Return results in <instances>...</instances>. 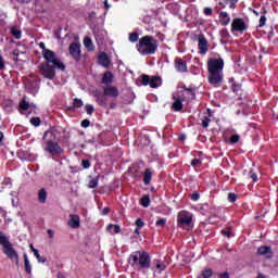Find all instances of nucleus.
Returning <instances> with one entry per match:
<instances>
[{
  "instance_id": "obj_28",
  "label": "nucleus",
  "mask_w": 278,
  "mask_h": 278,
  "mask_svg": "<svg viewBox=\"0 0 278 278\" xmlns=\"http://www.w3.org/2000/svg\"><path fill=\"white\" fill-rule=\"evenodd\" d=\"M84 45L88 51H94V45L92 43V39L90 37L84 38Z\"/></svg>"
},
{
  "instance_id": "obj_46",
  "label": "nucleus",
  "mask_w": 278,
  "mask_h": 278,
  "mask_svg": "<svg viewBox=\"0 0 278 278\" xmlns=\"http://www.w3.org/2000/svg\"><path fill=\"white\" fill-rule=\"evenodd\" d=\"M190 199H191V201H199V199H201V194H199V192L194 191L193 193H191Z\"/></svg>"
},
{
  "instance_id": "obj_4",
  "label": "nucleus",
  "mask_w": 278,
  "mask_h": 278,
  "mask_svg": "<svg viewBox=\"0 0 278 278\" xmlns=\"http://www.w3.org/2000/svg\"><path fill=\"white\" fill-rule=\"evenodd\" d=\"M159 47L160 42L157 39L149 35L141 37L139 42L136 45V49L141 55H155Z\"/></svg>"
},
{
  "instance_id": "obj_30",
  "label": "nucleus",
  "mask_w": 278,
  "mask_h": 278,
  "mask_svg": "<svg viewBox=\"0 0 278 278\" xmlns=\"http://www.w3.org/2000/svg\"><path fill=\"white\" fill-rule=\"evenodd\" d=\"M79 108H84V101H81L79 98H76L74 99L73 106H71L70 110H77Z\"/></svg>"
},
{
  "instance_id": "obj_47",
  "label": "nucleus",
  "mask_w": 278,
  "mask_h": 278,
  "mask_svg": "<svg viewBox=\"0 0 278 278\" xmlns=\"http://www.w3.org/2000/svg\"><path fill=\"white\" fill-rule=\"evenodd\" d=\"M224 1H229L230 10H236V4L238 3L239 0H224Z\"/></svg>"
},
{
  "instance_id": "obj_17",
  "label": "nucleus",
  "mask_w": 278,
  "mask_h": 278,
  "mask_svg": "<svg viewBox=\"0 0 278 278\" xmlns=\"http://www.w3.org/2000/svg\"><path fill=\"white\" fill-rule=\"evenodd\" d=\"M175 68L178 73H188V65L186 64V61L181 59H176Z\"/></svg>"
},
{
  "instance_id": "obj_63",
  "label": "nucleus",
  "mask_w": 278,
  "mask_h": 278,
  "mask_svg": "<svg viewBox=\"0 0 278 278\" xmlns=\"http://www.w3.org/2000/svg\"><path fill=\"white\" fill-rule=\"evenodd\" d=\"M97 42H103V39L99 37V35H96Z\"/></svg>"
},
{
  "instance_id": "obj_10",
  "label": "nucleus",
  "mask_w": 278,
  "mask_h": 278,
  "mask_svg": "<svg viewBox=\"0 0 278 278\" xmlns=\"http://www.w3.org/2000/svg\"><path fill=\"white\" fill-rule=\"evenodd\" d=\"M46 151L47 153H50V155H62V153H64V149L60 147V143H58V141L55 142L47 141Z\"/></svg>"
},
{
  "instance_id": "obj_1",
  "label": "nucleus",
  "mask_w": 278,
  "mask_h": 278,
  "mask_svg": "<svg viewBox=\"0 0 278 278\" xmlns=\"http://www.w3.org/2000/svg\"><path fill=\"white\" fill-rule=\"evenodd\" d=\"M42 56L46 62L41 63L38 66V70L45 79H55V68L62 72L66 71V65H64V63L52 50L48 49L42 51Z\"/></svg>"
},
{
  "instance_id": "obj_27",
  "label": "nucleus",
  "mask_w": 278,
  "mask_h": 278,
  "mask_svg": "<svg viewBox=\"0 0 278 278\" xmlns=\"http://www.w3.org/2000/svg\"><path fill=\"white\" fill-rule=\"evenodd\" d=\"M11 36H13V38H15L16 40H21L23 33L21 31V29L13 26L11 27Z\"/></svg>"
},
{
  "instance_id": "obj_26",
  "label": "nucleus",
  "mask_w": 278,
  "mask_h": 278,
  "mask_svg": "<svg viewBox=\"0 0 278 278\" xmlns=\"http://www.w3.org/2000/svg\"><path fill=\"white\" fill-rule=\"evenodd\" d=\"M214 275V270L212 268H205L201 271L198 278H211Z\"/></svg>"
},
{
  "instance_id": "obj_44",
  "label": "nucleus",
  "mask_w": 278,
  "mask_h": 278,
  "mask_svg": "<svg viewBox=\"0 0 278 278\" xmlns=\"http://www.w3.org/2000/svg\"><path fill=\"white\" fill-rule=\"evenodd\" d=\"M114 229V233H121V226L119 225H112V224H110L109 226H108V229Z\"/></svg>"
},
{
  "instance_id": "obj_45",
  "label": "nucleus",
  "mask_w": 278,
  "mask_h": 278,
  "mask_svg": "<svg viewBox=\"0 0 278 278\" xmlns=\"http://www.w3.org/2000/svg\"><path fill=\"white\" fill-rule=\"evenodd\" d=\"M135 225L139 228L142 229V227H144V220H142V218H137L135 222Z\"/></svg>"
},
{
  "instance_id": "obj_25",
  "label": "nucleus",
  "mask_w": 278,
  "mask_h": 278,
  "mask_svg": "<svg viewBox=\"0 0 278 278\" xmlns=\"http://www.w3.org/2000/svg\"><path fill=\"white\" fill-rule=\"evenodd\" d=\"M182 89L185 90V92H188L189 99H197V89L195 88L184 86Z\"/></svg>"
},
{
  "instance_id": "obj_23",
  "label": "nucleus",
  "mask_w": 278,
  "mask_h": 278,
  "mask_svg": "<svg viewBox=\"0 0 278 278\" xmlns=\"http://www.w3.org/2000/svg\"><path fill=\"white\" fill-rule=\"evenodd\" d=\"M38 201L39 203H47V189L41 188L38 191Z\"/></svg>"
},
{
  "instance_id": "obj_35",
  "label": "nucleus",
  "mask_w": 278,
  "mask_h": 278,
  "mask_svg": "<svg viewBox=\"0 0 278 278\" xmlns=\"http://www.w3.org/2000/svg\"><path fill=\"white\" fill-rule=\"evenodd\" d=\"M210 123H212V118H210V115L204 116L203 119H202V127L204 129H207V127H210Z\"/></svg>"
},
{
  "instance_id": "obj_57",
  "label": "nucleus",
  "mask_w": 278,
  "mask_h": 278,
  "mask_svg": "<svg viewBox=\"0 0 278 278\" xmlns=\"http://www.w3.org/2000/svg\"><path fill=\"white\" fill-rule=\"evenodd\" d=\"M109 108L110 110H116V102H110Z\"/></svg>"
},
{
  "instance_id": "obj_52",
  "label": "nucleus",
  "mask_w": 278,
  "mask_h": 278,
  "mask_svg": "<svg viewBox=\"0 0 278 278\" xmlns=\"http://www.w3.org/2000/svg\"><path fill=\"white\" fill-rule=\"evenodd\" d=\"M250 177L253 181H258L257 174L253 173V170L250 172Z\"/></svg>"
},
{
  "instance_id": "obj_31",
  "label": "nucleus",
  "mask_w": 278,
  "mask_h": 278,
  "mask_svg": "<svg viewBox=\"0 0 278 278\" xmlns=\"http://www.w3.org/2000/svg\"><path fill=\"white\" fill-rule=\"evenodd\" d=\"M155 262V268L159 270V273H164L166 270V264L160 262V260L154 261Z\"/></svg>"
},
{
  "instance_id": "obj_20",
  "label": "nucleus",
  "mask_w": 278,
  "mask_h": 278,
  "mask_svg": "<svg viewBox=\"0 0 278 278\" xmlns=\"http://www.w3.org/2000/svg\"><path fill=\"white\" fill-rule=\"evenodd\" d=\"M229 84H232L231 85L232 92H235V94H240V92L242 90V85L241 84H237L235 78H229Z\"/></svg>"
},
{
  "instance_id": "obj_37",
  "label": "nucleus",
  "mask_w": 278,
  "mask_h": 278,
  "mask_svg": "<svg viewBox=\"0 0 278 278\" xmlns=\"http://www.w3.org/2000/svg\"><path fill=\"white\" fill-rule=\"evenodd\" d=\"M97 186H99V177H96L88 182V188H97Z\"/></svg>"
},
{
  "instance_id": "obj_8",
  "label": "nucleus",
  "mask_w": 278,
  "mask_h": 278,
  "mask_svg": "<svg viewBox=\"0 0 278 278\" xmlns=\"http://www.w3.org/2000/svg\"><path fill=\"white\" fill-rule=\"evenodd\" d=\"M142 86H150V88H160L162 86V78L160 76H149L147 74L141 75Z\"/></svg>"
},
{
  "instance_id": "obj_3",
  "label": "nucleus",
  "mask_w": 278,
  "mask_h": 278,
  "mask_svg": "<svg viewBox=\"0 0 278 278\" xmlns=\"http://www.w3.org/2000/svg\"><path fill=\"white\" fill-rule=\"evenodd\" d=\"M128 264L137 270H149L151 268V254L147 251L132 252L128 257Z\"/></svg>"
},
{
  "instance_id": "obj_49",
  "label": "nucleus",
  "mask_w": 278,
  "mask_h": 278,
  "mask_svg": "<svg viewBox=\"0 0 278 278\" xmlns=\"http://www.w3.org/2000/svg\"><path fill=\"white\" fill-rule=\"evenodd\" d=\"M80 125L84 129L90 127V119H84Z\"/></svg>"
},
{
  "instance_id": "obj_64",
  "label": "nucleus",
  "mask_w": 278,
  "mask_h": 278,
  "mask_svg": "<svg viewBox=\"0 0 278 278\" xmlns=\"http://www.w3.org/2000/svg\"><path fill=\"white\" fill-rule=\"evenodd\" d=\"M104 8L105 10H110V4H108V0L104 1Z\"/></svg>"
},
{
  "instance_id": "obj_58",
  "label": "nucleus",
  "mask_w": 278,
  "mask_h": 278,
  "mask_svg": "<svg viewBox=\"0 0 278 278\" xmlns=\"http://www.w3.org/2000/svg\"><path fill=\"white\" fill-rule=\"evenodd\" d=\"M47 233H48L49 238H53V236L55 235L53 232V229H48Z\"/></svg>"
},
{
  "instance_id": "obj_15",
  "label": "nucleus",
  "mask_w": 278,
  "mask_h": 278,
  "mask_svg": "<svg viewBox=\"0 0 278 278\" xmlns=\"http://www.w3.org/2000/svg\"><path fill=\"white\" fill-rule=\"evenodd\" d=\"M81 225V219L79 218V215H70L68 226L72 229H79Z\"/></svg>"
},
{
  "instance_id": "obj_29",
  "label": "nucleus",
  "mask_w": 278,
  "mask_h": 278,
  "mask_svg": "<svg viewBox=\"0 0 278 278\" xmlns=\"http://www.w3.org/2000/svg\"><path fill=\"white\" fill-rule=\"evenodd\" d=\"M140 205H142V207H149V205H151V198L149 194H146L140 199Z\"/></svg>"
},
{
  "instance_id": "obj_59",
  "label": "nucleus",
  "mask_w": 278,
  "mask_h": 278,
  "mask_svg": "<svg viewBox=\"0 0 278 278\" xmlns=\"http://www.w3.org/2000/svg\"><path fill=\"white\" fill-rule=\"evenodd\" d=\"M102 214L105 216L108 214H110V207H104L102 211Z\"/></svg>"
},
{
  "instance_id": "obj_2",
  "label": "nucleus",
  "mask_w": 278,
  "mask_h": 278,
  "mask_svg": "<svg viewBox=\"0 0 278 278\" xmlns=\"http://www.w3.org/2000/svg\"><path fill=\"white\" fill-rule=\"evenodd\" d=\"M225 68V60L220 56L211 58L207 61L208 84L211 86H220L223 84V70Z\"/></svg>"
},
{
  "instance_id": "obj_39",
  "label": "nucleus",
  "mask_w": 278,
  "mask_h": 278,
  "mask_svg": "<svg viewBox=\"0 0 278 278\" xmlns=\"http://www.w3.org/2000/svg\"><path fill=\"white\" fill-rule=\"evenodd\" d=\"M167 219L162 217L155 222L156 227H166Z\"/></svg>"
},
{
  "instance_id": "obj_38",
  "label": "nucleus",
  "mask_w": 278,
  "mask_h": 278,
  "mask_svg": "<svg viewBox=\"0 0 278 278\" xmlns=\"http://www.w3.org/2000/svg\"><path fill=\"white\" fill-rule=\"evenodd\" d=\"M85 111L89 116H92V114H94V106L92 104H87Z\"/></svg>"
},
{
  "instance_id": "obj_12",
  "label": "nucleus",
  "mask_w": 278,
  "mask_h": 278,
  "mask_svg": "<svg viewBox=\"0 0 278 278\" xmlns=\"http://www.w3.org/2000/svg\"><path fill=\"white\" fill-rule=\"evenodd\" d=\"M198 49L200 55H207V51H210V45L207 43L205 35H198Z\"/></svg>"
},
{
  "instance_id": "obj_43",
  "label": "nucleus",
  "mask_w": 278,
  "mask_h": 278,
  "mask_svg": "<svg viewBox=\"0 0 278 278\" xmlns=\"http://www.w3.org/2000/svg\"><path fill=\"white\" fill-rule=\"evenodd\" d=\"M203 14H204L205 16H212V14H214V10H213L212 8H210V7H206V8H204V10H203Z\"/></svg>"
},
{
  "instance_id": "obj_40",
  "label": "nucleus",
  "mask_w": 278,
  "mask_h": 278,
  "mask_svg": "<svg viewBox=\"0 0 278 278\" xmlns=\"http://www.w3.org/2000/svg\"><path fill=\"white\" fill-rule=\"evenodd\" d=\"M228 201H229V203H236V201H238V194H236L233 192H229L228 193Z\"/></svg>"
},
{
  "instance_id": "obj_14",
  "label": "nucleus",
  "mask_w": 278,
  "mask_h": 278,
  "mask_svg": "<svg viewBox=\"0 0 278 278\" xmlns=\"http://www.w3.org/2000/svg\"><path fill=\"white\" fill-rule=\"evenodd\" d=\"M217 14L219 15V23L222 25H229V23H231V17L229 16V13L220 11V9L217 8Z\"/></svg>"
},
{
  "instance_id": "obj_41",
  "label": "nucleus",
  "mask_w": 278,
  "mask_h": 278,
  "mask_svg": "<svg viewBox=\"0 0 278 278\" xmlns=\"http://www.w3.org/2000/svg\"><path fill=\"white\" fill-rule=\"evenodd\" d=\"M138 38H140V35H138V33H130L129 34V41L130 42H138Z\"/></svg>"
},
{
  "instance_id": "obj_53",
  "label": "nucleus",
  "mask_w": 278,
  "mask_h": 278,
  "mask_svg": "<svg viewBox=\"0 0 278 278\" xmlns=\"http://www.w3.org/2000/svg\"><path fill=\"white\" fill-rule=\"evenodd\" d=\"M5 68V62L3 61V56L0 55V71H3Z\"/></svg>"
},
{
  "instance_id": "obj_32",
  "label": "nucleus",
  "mask_w": 278,
  "mask_h": 278,
  "mask_svg": "<svg viewBox=\"0 0 278 278\" xmlns=\"http://www.w3.org/2000/svg\"><path fill=\"white\" fill-rule=\"evenodd\" d=\"M258 255H268L270 253V247L262 245L257 249Z\"/></svg>"
},
{
  "instance_id": "obj_33",
  "label": "nucleus",
  "mask_w": 278,
  "mask_h": 278,
  "mask_svg": "<svg viewBox=\"0 0 278 278\" xmlns=\"http://www.w3.org/2000/svg\"><path fill=\"white\" fill-rule=\"evenodd\" d=\"M222 236L225 238H233V233L231 232V228H226L220 231Z\"/></svg>"
},
{
  "instance_id": "obj_19",
  "label": "nucleus",
  "mask_w": 278,
  "mask_h": 278,
  "mask_svg": "<svg viewBox=\"0 0 278 278\" xmlns=\"http://www.w3.org/2000/svg\"><path fill=\"white\" fill-rule=\"evenodd\" d=\"M101 81L102 84H106V86H110V84L114 81V74H112V72L110 71L105 72L102 76Z\"/></svg>"
},
{
  "instance_id": "obj_61",
  "label": "nucleus",
  "mask_w": 278,
  "mask_h": 278,
  "mask_svg": "<svg viewBox=\"0 0 278 278\" xmlns=\"http://www.w3.org/2000/svg\"><path fill=\"white\" fill-rule=\"evenodd\" d=\"M178 140H180V142H184V140H186V135H179Z\"/></svg>"
},
{
  "instance_id": "obj_48",
  "label": "nucleus",
  "mask_w": 278,
  "mask_h": 278,
  "mask_svg": "<svg viewBox=\"0 0 278 278\" xmlns=\"http://www.w3.org/2000/svg\"><path fill=\"white\" fill-rule=\"evenodd\" d=\"M81 166L83 168H90V160H83Z\"/></svg>"
},
{
  "instance_id": "obj_60",
  "label": "nucleus",
  "mask_w": 278,
  "mask_h": 278,
  "mask_svg": "<svg viewBox=\"0 0 278 278\" xmlns=\"http://www.w3.org/2000/svg\"><path fill=\"white\" fill-rule=\"evenodd\" d=\"M39 49H42V51H47V47L45 46V42L39 43Z\"/></svg>"
},
{
  "instance_id": "obj_24",
  "label": "nucleus",
  "mask_w": 278,
  "mask_h": 278,
  "mask_svg": "<svg viewBox=\"0 0 278 278\" xmlns=\"http://www.w3.org/2000/svg\"><path fill=\"white\" fill-rule=\"evenodd\" d=\"M28 110H29V102H27V100L23 98L22 101H20L18 111L27 112Z\"/></svg>"
},
{
  "instance_id": "obj_9",
  "label": "nucleus",
  "mask_w": 278,
  "mask_h": 278,
  "mask_svg": "<svg viewBox=\"0 0 278 278\" xmlns=\"http://www.w3.org/2000/svg\"><path fill=\"white\" fill-rule=\"evenodd\" d=\"M249 29L247 22L242 17H236L231 23V31H238L239 34H244Z\"/></svg>"
},
{
  "instance_id": "obj_6",
  "label": "nucleus",
  "mask_w": 278,
  "mask_h": 278,
  "mask_svg": "<svg viewBox=\"0 0 278 278\" xmlns=\"http://www.w3.org/2000/svg\"><path fill=\"white\" fill-rule=\"evenodd\" d=\"M0 244L2 247V252L4 255H7L8 260H11V262H14V264L18 267L21 266V262L18 258V252L14 249V245L5 235H3V231L0 230Z\"/></svg>"
},
{
  "instance_id": "obj_16",
  "label": "nucleus",
  "mask_w": 278,
  "mask_h": 278,
  "mask_svg": "<svg viewBox=\"0 0 278 278\" xmlns=\"http://www.w3.org/2000/svg\"><path fill=\"white\" fill-rule=\"evenodd\" d=\"M43 140L47 144V142H58V135L55 132V130H47L43 134Z\"/></svg>"
},
{
  "instance_id": "obj_21",
  "label": "nucleus",
  "mask_w": 278,
  "mask_h": 278,
  "mask_svg": "<svg viewBox=\"0 0 278 278\" xmlns=\"http://www.w3.org/2000/svg\"><path fill=\"white\" fill-rule=\"evenodd\" d=\"M151 179H153V172L151 170V168H146L143 174L144 186H149V184H151Z\"/></svg>"
},
{
  "instance_id": "obj_62",
  "label": "nucleus",
  "mask_w": 278,
  "mask_h": 278,
  "mask_svg": "<svg viewBox=\"0 0 278 278\" xmlns=\"http://www.w3.org/2000/svg\"><path fill=\"white\" fill-rule=\"evenodd\" d=\"M132 177H140V172L139 170H135L132 173Z\"/></svg>"
},
{
  "instance_id": "obj_22",
  "label": "nucleus",
  "mask_w": 278,
  "mask_h": 278,
  "mask_svg": "<svg viewBox=\"0 0 278 278\" xmlns=\"http://www.w3.org/2000/svg\"><path fill=\"white\" fill-rule=\"evenodd\" d=\"M24 268L27 275H31V263H29V257L27 253H24Z\"/></svg>"
},
{
  "instance_id": "obj_13",
  "label": "nucleus",
  "mask_w": 278,
  "mask_h": 278,
  "mask_svg": "<svg viewBox=\"0 0 278 278\" xmlns=\"http://www.w3.org/2000/svg\"><path fill=\"white\" fill-rule=\"evenodd\" d=\"M98 64H100V66H103L104 68H110V56L108 55V53L102 52L99 54L98 56Z\"/></svg>"
},
{
  "instance_id": "obj_7",
  "label": "nucleus",
  "mask_w": 278,
  "mask_h": 278,
  "mask_svg": "<svg viewBox=\"0 0 278 278\" xmlns=\"http://www.w3.org/2000/svg\"><path fill=\"white\" fill-rule=\"evenodd\" d=\"M177 225L182 229L190 227L192 225V215L188 211H180L177 216Z\"/></svg>"
},
{
  "instance_id": "obj_54",
  "label": "nucleus",
  "mask_w": 278,
  "mask_h": 278,
  "mask_svg": "<svg viewBox=\"0 0 278 278\" xmlns=\"http://www.w3.org/2000/svg\"><path fill=\"white\" fill-rule=\"evenodd\" d=\"M218 278H229V274L227 271L220 273L217 275Z\"/></svg>"
},
{
  "instance_id": "obj_55",
  "label": "nucleus",
  "mask_w": 278,
  "mask_h": 278,
  "mask_svg": "<svg viewBox=\"0 0 278 278\" xmlns=\"http://www.w3.org/2000/svg\"><path fill=\"white\" fill-rule=\"evenodd\" d=\"M218 5L220 7V10H225V8H227V1H220Z\"/></svg>"
},
{
  "instance_id": "obj_56",
  "label": "nucleus",
  "mask_w": 278,
  "mask_h": 278,
  "mask_svg": "<svg viewBox=\"0 0 278 278\" xmlns=\"http://www.w3.org/2000/svg\"><path fill=\"white\" fill-rule=\"evenodd\" d=\"M12 53L15 58H18V55H21V50L14 49Z\"/></svg>"
},
{
  "instance_id": "obj_42",
  "label": "nucleus",
  "mask_w": 278,
  "mask_h": 278,
  "mask_svg": "<svg viewBox=\"0 0 278 278\" xmlns=\"http://www.w3.org/2000/svg\"><path fill=\"white\" fill-rule=\"evenodd\" d=\"M240 142V135H232L230 137V144H238Z\"/></svg>"
},
{
  "instance_id": "obj_5",
  "label": "nucleus",
  "mask_w": 278,
  "mask_h": 278,
  "mask_svg": "<svg viewBox=\"0 0 278 278\" xmlns=\"http://www.w3.org/2000/svg\"><path fill=\"white\" fill-rule=\"evenodd\" d=\"M119 96L121 91H118V87L114 85H106L103 92H101V90L93 91V97L100 108H108V97L111 99H118Z\"/></svg>"
},
{
  "instance_id": "obj_51",
  "label": "nucleus",
  "mask_w": 278,
  "mask_h": 278,
  "mask_svg": "<svg viewBox=\"0 0 278 278\" xmlns=\"http://www.w3.org/2000/svg\"><path fill=\"white\" fill-rule=\"evenodd\" d=\"M199 164H201V160L200 159H193L191 161V166H193V168L199 166Z\"/></svg>"
},
{
  "instance_id": "obj_11",
  "label": "nucleus",
  "mask_w": 278,
  "mask_h": 278,
  "mask_svg": "<svg viewBox=\"0 0 278 278\" xmlns=\"http://www.w3.org/2000/svg\"><path fill=\"white\" fill-rule=\"evenodd\" d=\"M68 51L73 60L76 62H81V43L72 42L70 45Z\"/></svg>"
},
{
  "instance_id": "obj_18",
  "label": "nucleus",
  "mask_w": 278,
  "mask_h": 278,
  "mask_svg": "<svg viewBox=\"0 0 278 278\" xmlns=\"http://www.w3.org/2000/svg\"><path fill=\"white\" fill-rule=\"evenodd\" d=\"M174 103H173V110L174 112H181L184 110V100L181 98L174 96L173 97Z\"/></svg>"
},
{
  "instance_id": "obj_36",
  "label": "nucleus",
  "mask_w": 278,
  "mask_h": 278,
  "mask_svg": "<svg viewBox=\"0 0 278 278\" xmlns=\"http://www.w3.org/2000/svg\"><path fill=\"white\" fill-rule=\"evenodd\" d=\"M41 123H42V121L40 119V117H31L30 118V125H33L34 127H40Z\"/></svg>"
},
{
  "instance_id": "obj_34",
  "label": "nucleus",
  "mask_w": 278,
  "mask_h": 278,
  "mask_svg": "<svg viewBox=\"0 0 278 278\" xmlns=\"http://www.w3.org/2000/svg\"><path fill=\"white\" fill-rule=\"evenodd\" d=\"M33 253L39 263L45 264V262H47V258L40 256V252H38V250H33Z\"/></svg>"
},
{
  "instance_id": "obj_50",
  "label": "nucleus",
  "mask_w": 278,
  "mask_h": 278,
  "mask_svg": "<svg viewBox=\"0 0 278 278\" xmlns=\"http://www.w3.org/2000/svg\"><path fill=\"white\" fill-rule=\"evenodd\" d=\"M266 25V16L262 15L260 18L258 27H264Z\"/></svg>"
}]
</instances>
